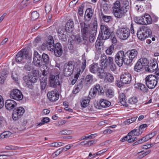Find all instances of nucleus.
I'll return each instance as SVG.
<instances>
[{
  "instance_id": "nucleus-60",
  "label": "nucleus",
  "mask_w": 159,
  "mask_h": 159,
  "mask_svg": "<svg viewBox=\"0 0 159 159\" xmlns=\"http://www.w3.org/2000/svg\"><path fill=\"white\" fill-rule=\"evenodd\" d=\"M108 66L110 70L112 71H114L116 69V67L114 62L109 65Z\"/></svg>"
},
{
  "instance_id": "nucleus-54",
  "label": "nucleus",
  "mask_w": 159,
  "mask_h": 159,
  "mask_svg": "<svg viewBox=\"0 0 159 159\" xmlns=\"http://www.w3.org/2000/svg\"><path fill=\"white\" fill-rule=\"evenodd\" d=\"M52 7L51 5L48 3H46L45 6V11L46 13H49L51 10Z\"/></svg>"
},
{
  "instance_id": "nucleus-56",
  "label": "nucleus",
  "mask_w": 159,
  "mask_h": 159,
  "mask_svg": "<svg viewBox=\"0 0 159 159\" xmlns=\"http://www.w3.org/2000/svg\"><path fill=\"white\" fill-rule=\"evenodd\" d=\"M58 37L59 39L62 41H65L67 40V38L64 33L62 34H61V35H59Z\"/></svg>"
},
{
  "instance_id": "nucleus-59",
  "label": "nucleus",
  "mask_w": 159,
  "mask_h": 159,
  "mask_svg": "<svg viewBox=\"0 0 159 159\" xmlns=\"http://www.w3.org/2000/svg\"><path fill=\"white\" fill-rule=\"evenodd\" d=\"M63 144H64V143L59 142L58 143L57 142H54L51 144L50 146L51 147H57L58 146H61L63 145Z\"/></svg>"
},
{
  "instance_id": "nucleus-22",
  "label": "nucleus",
  "mask_w": 159,
  "mask_h": 159,
  "mask_svg": "<svg viewBox=\"0 0 159 159\" xmlns=\"http://www.w3.org/2000/svg\"><path fill=\"white\" fill-rule=\"evenodd\" d=\"M74 29V24L73 21L71 19L69 20L66 25L65 30L69 32H72Z\"/></svg>"
},
{
  "instance_id": "nucleus-26",
  "label": "nucleus",
  "mask_w": 159,
  "mask_h": 159,
  "mask_svg": "<svg viewBox=\"0 0 159 159\" xmlns=\"http://www.w3.org/2000/svg\"><path fill=\"white\" fill-rule=\"evenodd\" d=\"M93 16V12L91 9L89 8L87 9L85 12L84 19L86 21H89L91 19Z\"/></svg>"
},
{
  "instance_id": "nucleus-51",
  "label": "nucleus",
  "mask_w": 159,
  "mask_h": 159,
  "mask_svg": "<svg viewBox=\"0 0 159 159\" xmlns=\"http://www.w3.org/2000/svg\"><path fill=\"white\" fill-rule=\"evenodd\" d=\"M105 78L107 79L108 81L110 82H111L114 80V77L113 75L109 73H107Z\"/></svg>"
},
{
  "instance_id": "nucleus-25",
  "label": "nucleus",
  "mask_w": 159,
  "mask_h": 159,
  "mask_svg": "<svg viewBox=\"0 0 159 159\" xmlns=\"http://www.w3.org/2000/svg\"><path fill=\"white\" fill-rule=\"evenodd\" d=\"M130 57L128 53L124 52V63L125 64L129 65L132 62L133 60Z\"/></svg>"
},
{
  "instance_id": "nucleus-8",
  "label": "nucleus",
  "mask_w": 159,
  "mask_h": 159,
  "mask_svg": "<svg viewBox=\"0 0 159 159\" xmlns=\"http://www.w3.org/2000/svg\"><path fill=\"white\" fill-rule=\"evenodd\" d=\"M75 62L73 61H69L65 64L64 67V75L69 77L73 73L75 66Z\"/></svg>"
},
{
  "instance_id": "nucleus-1",
  "label": "nucleus",
  "mask_w": 159,
  "mask_h": 159,
  "mask_svg": "<svg viewBox=\"0 0 159 159\" xmlns=\"http://www.w3.org/2000/svg\"><path fill=\"white\" fill-rule=\"evenodd\" d=\"M47 49L51 51H54V54L57 57H61L63 53L62 46L60 43H57L54 45L53 39H49L48 41Z\"/></svg>"
},
{
  "instance_id": "nucleus-42",
  "label": "nucleus",
  "mask_w": 159,
  "mask_h": 159,
  "mask_svg": "<svg viewBox=\"0 0 159 159\" xmlns=\"http://www.w3.org/2000/svg\"><path fill=\"white\" fill-rule=\"evenodd\" d=\"M114 50V46L113 45H111L106 50V52L107 54L110 55L113 53Z\"/></svg>"
},
{
  "instance_id": "nucleus-40",
  "label": "nucleus",
  "mask_w": 159,
  "mask_h": 159,
  "mask_svg": "<svg viewBox=\"0 0 159 159\" xmlns=\"http://www.w3.org/2000/svg\"><path fill=\"white\" fill-rule=\"evenodd\" d=\"M93 76L91 75H86L85 79V82L86 84H90L93 81Z\"/></svg>"
},
{
  "instance_id": "nucleus-43",
  "label": "nucleus",
  "mask_w": 159,
  "mask_h": 159,
  "mask_svg": "<svg viewBox=\"0 0 159 159\" xmlns=\"http://www.w3.org/2000/svg\"><path fill=\"white\" fill-rule=\"evenodd\" d=\"M39 16V13L36 11H33L31 14V19L34 20L38 18Z\"/></svg>"
},
{
  "instance_id": "nucleus-32",
  "label": "nucleus",
  "mask_w": 159,
  "mask_h": 159,
  "mask_svg": "<svg viewBox=\"0 0 159 159\" xmlns=\"http://www.w3.org/2000/svg\"><path fill=\"white\" fill-rule=\"evenodd\" d=\"M113 62H114L113 57L109 56L107 57V58L106 60V61H105V62L103 64V68L104 69L107 68L108 66V65H109Z\"/></svg>"
},
{
  "instance_id": "nucleus-64",
  "label": "nucleus",
  "mask_w": 159,
  "mask_h": 159,
  "mask_svg": "<svg viewBox=\"0 0 159 159\" xmlns=\"http://www.w3.org/2000/svg\"><path fill=\"white\" fill-rule=\"evenodd\" d=\"M27 1H22L20 4V6L23 8L27 6Z\"/></svg>"
},
{
  "instance_id": "nucleus-24",
  "label": "nucleus",
  "mask_w": 159,
  "mask_h": 159,
  "mask_svg": "<svg viewBox=\"0 0 159 159\" xmlns=\"http://www.w3.org/2000/svg\"><path fill=\"white\" fill-rule=\"evenodd\" d=\"M100 68L99 67L98 63H93L90 65L89 69L91 72L95 74L98 71Z\"/></svg>"
},
{
  "instance_id": "nucleus-12",
  "label": "nucleus",
  "mask_w": 159,
  "mask_h": 159,
  "mask_svg": "<svg viewBox=\"0 0 159 159\" xmlns=\"http://www.w3.org/2000/svg\"><path fill=\"white\" fill-rule=\"evenodd\" d=\"M80 25L81 35L84 38L86 37L88 38L89 34L91 32L90 24L83 22L80 23Z\"/></svg>"
},
{
  "instance_id": "nucleus-52",
  "label": "nucleus",
  "mask_w": 159,
  "mask_h": 159,
  "mask_svg": "<svg viewBox=\"0 0 159 159\" xmlns=\"http://www.w3.org/2000/svg\"><path fill=\"white\" fill-rule=\"evenodd\" d=\"M137 98L134 97L130 98L128 100L129 102L131 104H135L137 102Z\"/></svg>"
},
{
  "instance_id": "nucleus-5",
  "label": "nucleus",
  "mask_w": 159,
  "mask_h": 159,
  "mask_svg": "<svg viewBox=\"0 0 159 159\" xmlns=\"http://www.w3.org/2000/svg\"><path fill=\"white\" fill-rule=\"evenodd\" d=\"M116 34L120 39L125 40L129 37L130 30L126 27H119L116 30Z\"/></svg>"
},
{
  "instance_id": "nucleus-63",
  "label": "nucleus",
  "mask_w": 159,
  "mask_h": 159,
  "mask_svg": "<svg viewBox=\"0 0 159 159\" xmlns=\"http://www.w3.org/2000/svg\"><path fill=\"white\" fill-rule=\"evenodd\" d=\"M100 85L99 84H97L93 86L92 89L97 93L100 89Z\"/></svg>"
},
{
  "instance_id": "nucleus-38",
  "label": "nucleus",
  "mask_w": 159,
  "mask_h": 159,
  "mask_svg": "<svg viewBox=\"0 0 159 159\" xmlns=\"http://www.w3.org/2000/svg\"><path fill=\"white\" fill-rule=\"evenodd\" d=\"M50 121V119L49 118L45 117L43 118L41 120V122L39 123L36 124L37 126H41L44 125L46 123L49 122Z\"/></svg>"
},
{
  "instance_id": "nucleus-4",
  "label": "nucleus",
  "mask_w": 159,
  "mask_h": 159,
  "mask_svg": "<svg viewBox=\"0 0 159 159\" xmlns=\"http://www.w3.org/2000/svg\"><path fill=\"white\" fill-rule=\"evenodd\" d=\"M152 34V31L150 29L145 26H142L138 30L137 35L138 38L142 41L151 36Z\"/></svg>"
},
{
  "instance_id": "nucleus-39",
  "label": "nucleus",
  "mask_w": 159,
  "mask_h": 159,
  "mask_svg": "<svg viewBox=\"0 0 159 159\" xmlns=\"http://www.w3.org/2000/svg\"><path fill=\"white\" fill-rule=\"evenodd\" d=\"M90 101L89 99L87 98H84L82 99V101L81 102V104L82 107H86L88 105Z\"/></svg>"
},
{
  "instance_id": "nucleus-2",
  "label": "nucleus",
  "mask_w": 159,
  "mask_h": 159,
  "mask_svg": "<svg viewBox=\"0 0 159 159\" xmlns=\"http://www.w3.org/2000/svg\"><path fill=\"white\" fill-rule=\"evenodd\" d=\"M122 6L121 8L113 11V12L114 16L117 18H121L125 16L130 7L128 1H121Z\"/></svg>"
},
{
  "instance_id": "nucleus-50",
  "label": "nucleus",
  "mask_w": 159,
  "mask_h": 159,
  "mask_svg": "<svg viewBox=\"0 0 159 159\" xmlns=\"http://www.w3.org/2000/svg\"><path fill=\"white\" fill-rule=\"evenodd\" d=\"M145 70L149 72H153L155 70H156L153 69V68L152 67V66L150 64V65H148V64L147 66H146Z\"/></svg>"
},
{
  "instance_id": "nucleus-16",
  "label": "nucleus",
  "mask_w": 159,
  "mask_h": 159,
  "mask_svg": "<svg viewBox=\"0 0 159 159\" xmlns=\"http://www.w3.org/2000/svg\"><path fill=\"white\" fill-rule=\"evenodd\" d=\"M42 55L36 51H34L33 58V62L35 66L37 67H40L42 64Z\"/></svg>"
},
{
  "instance_id": "nucleus-34",
  "label": "nucleus",
  "mask_w": 159,
  "mask_h": 159,
  "mask_svg": "<svg viewBox=\"0 0 159 159\" xmlns=\"http://www.w3.org/2000/svg\"><path fill=\"white\" fill-rule=\"evenodd\" d=\"M142 133V132L141 130H139V129H135L131 130L130 132L128 134V135L129 136L132 135V136H138L140 134Z\"/></svg>"
},
{
  "instance_id": "nucleus-48",
  "label": "nucleus",
  "mask_w": 159,
  "mask_h": 159,
  "mask_svg": "<svg viewBox=\"0 0 159 159\" xmlns=\"http://www.w3.org/2000/svg\"><path fill=\"white\" fill-rule=\"evenodd\" d=\"M98 41H97L95 43V47L98 50H100L101 48L102 47L103 43L102 42L101 40H99Z\"/></svg>"
},
{
  "instance_id": "nucleus-33",
  "label": "nucleus",
  "mask_w": 159,
  "mask_h": 159,
  "mask_svg": "<svg viewBox=\"0 0 159 159\" xmlns=\"http://www.w3.org/2000/svg\"><path fill=\"white\" fill-rule=\"evenodd\" d=\"M40 82L41 90L44 89L47 84V79L45 77H43L40 79Z\"/></svg>"
},
{
  "instance_id": "nucleus-58",
  "label": "nucleus",
  "mask_w": 159,
  "mask_h": 159,
  "mask_svg": "<svg viewBox=\"0 0 159 159\" xmlns=\"http://www.w3.org/2000/svg\"><path fill=\"white\" fill-rule=\"evenodd\" d=\"M29 79L28 80H30L32 82L34 83H35L38 79L36 76L32 75L29 76Z\"/></svg>"
},
{
  "instance_id": "nucleus-62",
  "label": "nucleus",
  "mask_w": 159,
  "mask_h": 159,
  "mask_svg": "<svg viewBox=\"0 0 159 159\" xmlns=\"http://www.w3.org/2000/svg\"><path fill=\"white\" fill-rule=\"evenodd\" d=\"M150 64L152 66V67L153 68V69L156 70L157 69L158 66L157 61H153L152 62L150 63Z\"/></svg>"
},
{
  "instance_id": "nucleus-21",
  "label": "nucleus",
  "mask_w": 159,
  "mask_h": 159,
  "mask_svg": "<svg viewBox=\"0 0 159 159\" xmlns=\"http://www.w3.org/2000/svg\"><path fill=\"white\" fill-rule=\"evenodd\" d=\"M81 38L79 35H77L75 36L74 41L75 42L78 44H84L86 43L87 42L88 38L86 37L84 38L83 35H81Z\"/></svg>"
},
{
  "instance_id": "nucleus-49",
  "label": "nucleus",
  "mask_w": 159,
  "mask_h": 159,
  "mask_svg": "<svg viewBox=\"0 0 159 159\" xmlns=\"http://www.w3.org/2000/svg\"><path fill=\"white\" fill-rule=\"evenodd\" d=\"M101 16L103 20L106 22H109L111 19V16H105L102 13H101Z\"/></svg>"
},
{
  "instance_id": "nucleus-31",
  "label": "nucleus",
  "mask_w": 159,
  "mask_h": 159,
  "mask_svg": "<svg viewBox=\"0 0 159 159\" xmlns=\"http://www.w3.org/2000/svg\"><path fill=\"white\" fill-rule=\"evenodd\" d=\"M42 62L46 65H48L50 64V61L48 55L45 53H43L42 55Z\"/></svg>"
},
{
  "instance_id": "nucleus-15",
  "label": "nucleus",
  "mask_w": 159,
  "mask_h": 159,
  "mask_svg": "<svg viewBox=\"0 0 159 159\" xmlns=\"http://www.w3.org/2000/svg\"><path fill=\"white\" fill-rule=\"evenodd\" d=\"M124 51L122 50L119 51L116 54L115 57V61L117 65L121 66L124 63Z\"/></svg>"
},
{
  "instance_id": "nucleus-47",
  "label": "nucleus",
  "mask_w": 159,
  "mask_h": 159,
  "mask_svg": "<svg viewBox=\"0 0 159 159\" xmlns=\"http://www.w3.org/2000/svg\"><path fill=\"white\" fill-rule=\"evenodd\" d=\"M137 118V116L132 117L130 119H129L126 120L125 121V123L126 125H129L130 123L134 122Z\"/></svg>"
},
{
  "instance_id": "nucleus-55",
  "label": "nucleus",
  "mask_w": 159,
  "mask_h": 159,
  "mask_svg": "<svg viewBox=\"0 0 159 159\" xmlns=\"http://www.w3.org/2000/svg\"><path fill=\"white\" fill-rule=\"evenodd\" d=\"M108 97L111 98L114 95V92L111 89H108L106 93Z\"/></svg>"
},
{
  "instance_id": "nucleus-61",
  "label": "nucleus",
  "mask_w": 159,
  "mask_h": 159,
  "mask_svg": "<svg viewBox=\"0 0 159 159\" xmlns=\"http://www.w3.org/2000/svg\"><path fill=\"white\" fill-rule=\"evenodd\" d=\"M142 143H143L144 142H145L149 139H150V138L149 137V136H148V134L146 136L142 138L141 139H140Z\"/></svg>"
},
{
  "instance_id": "nucleus-18",
  "label": "nucleus",
  "mask_w": 159,
  "mask_h": 159,
  "mask_svg": "<svg viewBox=\"0 0 159 159\" xmlns=\"http://www.w3.org/2000/svg\"><path fill=\"white\" fill-rule=\"evenodd\" d=\"M47 97L50 101L54 102L58 99L59 95L58 92L56 90L48 92L47 94Z\"/></svg>"
},
{
  "instance_id": "nucleus-57",
  "label": "nucleus",
  "mask_w": 159,
  "mask_h": 159,
  "mask_svg": "<svg viewBox=\"0 0 159 159\" xmlns=\"http://www.w3.org/2000/svg\"><path fill=\"white\" fill-rule=\"evenodd\" d=\"M110 37H111V41L113 43L115 44L117 43V40L115 36L114 33H112Z\"/></svg>"
},
{
  "instance_id": "nucleus-44",
  "label": "nucleus",
  "mask_w": 159,
  "mask_h": 159,
  "mask_svg": "<svg viewBox=\"0 0 159 159\" xmlns=\"http://www.w3.org/2000/svg\"><path fill=\"white\" fill-rule=\"evenodd\" d=\"M83 61L82 62L81 69L82 72L84 71V70L86 68V61L85 57H82V59Z\"/></svg>"
},
{
  "instance_id": "nucleus-20",
  "label": "nucleus",
  "mask_w": 159,
  "mask_h": 159,
  "mask_svg": "<svg viewBox=\"0 0 159 159\" xmlns=\"http://www.w3.org/2000/svg\"><path fill=\"white\" fill-rule=\"evenodd\" d=\"M84 81L83 78H81L77 81V84L75 85L72 91V93L76 94L78 93L83 87V83Z\"/></svg>"
},
{
  "instance_id": "nucleus-9",
  "label": "nucleus",
  "mask_w": 159,
  "mask_h": 159,
  "mask_svg": "<svg viewBox=\"0 0 159 159\" xmlns=\"http://www.w3.org/2000/svg\"><path fill=\"white\" fill-rule=\"evenodd\" d=\"M146 84L149 89H153L157 84V77L153 75H149L145 78Z\"/></svg>"
},
{
  "instance_id": "nucleus-10",
  "label": "nucleus",
  "mask_w": 159,
  "mask_h": 159,
  "mask_svg": "<svg viewBox=\"0 0 159 159\" xmlns=\"http://www.w3.org/2000/svg\"><path fill=\"white\" fill-rule=\"evenodd\" d=\"M49 85L51 87L55 88L60 85L59 74L54 75L50 74L49 77Z\"/></svg>"
},
{
  "instance_id": "nucleus-28",
  "label": "nucleus",
  "mask_w": 159,
  "mask_h": 159,
  "mask_svg": "<svg viewBox=\"0 0 159 159\" xmlns=\"http://www.w3.org/2000/svg\"><path fill=\"white\" fill-rule=\"evenodd\" d=\"M29 76L25 75L23 77V80L24 81L26 85L30 89H32L33 88V84H34L30 80H28Z\"/></svg>"
},
{
  "instance_id": "nucleus-6",
  "label": "nucleus",
  "mask_w": 159,
  "mask_h": 159,
  "mask_svg": "<svg viewBox=\"0 0 159 159\" xmlns=\"http://www.w3.org/2000/svg\"><path fill=\"white\" fill-rule=\"evenodd\" d=\"M149 63L148 61L146 58H141L139 59L135 65L134 70L137 72H140L145 70L146 66Z\"/></svg>"
},
{
  "instance_id": "nucleus-46",
  "label": "nucleus",
  "mask_w": 159,
  "mask_h": 159,
  "mask_svg": "<svg viewBox=\"0 0 159 159\" xmlns=\"http://www.w3.org/2000/svg\"><path fill=\"white\" fill-rule=\"evenodd\" d=\"M101 63L102 65V67H103V64L105 62V61H106V60L107 58V57L104 54H102L101 56Z\"/></svg>"
},
{
  "instance_id": "nucleus-17",
  "label": "nucleus",
  "mask_w": 159,
  "mask_h": 159,
  "mask_svg": "<svg viewBox=\"0 0 159 159\" xmlns=\"http://www.w3.org/2000/svg\"><path fill=\"white\" fill-rule=\"evenodd\" d=\"M120 80L124 84H129L131 81L130 74L128 73H123L120 76Z\"/></svg>"
},
{
  "instance_id": "nucleus-3",
  "label": "nucleus",
  "mask_w": 159,
  "mask_h": 159,
  "mask_svg": "<svg viewBox=\"0 0 159 159\" xmlns=\"http://www.w3.org/2000/svg\"><path fill=\"white\" fill-rule=\"evenodd\" d=\"M98 39V40H105L108 39L113 32H111L110 29L107 25H101Z\"/></svg>"
},
{
  "instance_id": "nucleus-36",
  "label": "nucleus",
  "mask_w": 159,
  "mask_h": 159,
  "mask_svg": "<svg viewBox=\"0 0 159 159\" xmlns=\"http://www.w3.org/2000/svg\"><path fill=\"white\" fill-rule=\"evenodd\" d=\"M81 71V70L80 68H77L76 72L74 76V79L73 80H72L71 81V83L73 85L77 81L80 75Z\"/></svg>"
},
{
  "instance_id": "nucleus-53",
  "label": "nucleus",
  "mask_w": 159,
  "mask_h": 159,
  "mask_svg": "<svg viewBox=\"0 0 159 159\" xmlns=\"http://www.w3.org/2000/svg\"><path fill=\"white\" fill-rule=\"evenodd\" d=\"M72 132L71 130L65 129L60 131L59 134L62 135L70 134Z\"/></svg>"
},
{
  "instance_id": "nucleus-27",
  "label": "nucleus",
  "mask_w": 159,
  "mask_h": 159,
  "mask_svg": "<svg viewBox=\"0 0 159 159\" xmlns=\"http://www.w3.org/2000/svg\"><path fill=\"white\" fill-rule=\"evenodd\" d=\"M135 88L138 89L143 93L147 92L148 90L147 88L143 84L138 83L134 85Z\"/></svg>"
},
{
  "instance_id": "nucleus-29",
  "label": "nucleus",
  "mask_w": 159,
  "mask_h": 159,
  "mask_svg": "<svg viewBox=\"0 0 159 159\" xmlns=\"http://www.w3.org/2000/svg\"><path fill=\"white\" fill-rule=\"evenodd\" d=\"M119 99L120 100V103L122 105L125 107L128 106V105L127 104L126 97L124 93H122L120 94Z\"/></svg>"
},
{
  "instance_id": "nucleus-19",
  "label": "nucleus",
  "mask_w": 159,
  "mask_h": 159,
  "mask_svg": "<svg viewBox=\"0 0 159 159\" xmlns=\"http://www.w3.org/2000/svg\"><path fill=\"white\" fill-rule=\"evenodd\" d=\"M5 107L9 111H12L17 106L15 101L11 100L8 99L6 101L5 104Z\"/></svg>"
},
{
  "instance_id": "nucleus-14",
  "label": "nucleus",
  "mask_w": 159,
  "mask_h": 159,
  "mask_svg": "<svg viewBox=\"0 0 159 159\" xmlns=\"http://www.w3.org/2000/svg\"><path fill=\"white\" fill-rule=\"evenodd\" d=\"M29 54L26 49H23L19 52L16 56V60L17 62L21 61L23 59L29 57Z\"/></svg>"
},
{
  "instance_id": "nucleus-30",
  "label": "nucleus",
  "mask_w": 159,
  "mask_h": 159,
  "mask_svg": "<svg viewBox=\"0 0 159 159\" xmlns=\"http://www.w3.org/2000/svg\"><path fill=\"white\" fill-rule=\"evenodd\" d=\"M126 52L129 53V56L131 57L130 58H131L133 60L137 57L138 54V51L136 49H131Z\"/></svg>"
},
{
  "instance_id": "nucleus-13",
  "label": "nucleus",
  "mask_w": 159,
  "mask_h": 159,
  "mask_svg": "<svg viewBox=\"0 0 159 159\" xmlns=\"http://www.w3.org/2000/svg\"><path fill=\"white\" fill-rule=\"evenodd\" d=\"M25 112V109L22 107H17L13 110L12 118L15 120H18L23 115Z\"/></svg>"
},
{
  "instance_id": "nucleus-35",
  "label": "nucleus",
  "mask_w": 159,
  "mask_h": 159,
  "mask_svg": "<svg viewBox=\"0 0 159 159\" xmlns=\"http://www.w3.org/2000/svg\"><path fill=\"white\" fill-rule=\"evenodd\" d=\"M111 102L107 100L102 99L100 101V105L102 107H109L111 105Z\"/></svg>"
},
{
  "instance_id": "nucleus-11",
  "label": "nucleus",
  "mask_w": 159,
  "mask_h": 159,
  "mask_svg": "<svg viewBox=\"0 0 159 159\" xmlns=\"http://www.w3.org/2000/svg\"><path fill=\"white\" fill-rule=\"evenodd\" d=\"M9 97L17 101L21 100L23 98L21 92L18 89H13L10 92Z\"/></svg>"
},
{
  "instance_id": "nucleus-41",
  "label": "nucleus",
  "mask_w": 159,
  "mask_h": 159,
  "mask_svg": "<svg viewBox=\"0 0 159 159\" xmlns=\"http://www.w3.org/2000/svg\"><path fill=\"white\" fill-rule=\"evenodd\" d=\"M121 7L120 1H116L114 3L113 7L112 8L113 11L120 9L121 8Z\"/></svg>"
},
{
  "instance_id": "nucleus-23",
  "label": "nucleus",
  "mask_w": 159,
  "mask_h": 159,
  "mask_svg": "<svg viewBox=\"0 0 159 159\" xmlns=\"http://www.w3.org/2000/svg\"><path fill=\"white\" fill-rule=\"evenodd\" d=\"M93 30L89 33L90 35L89 37V41L90 42L92 43L94 41L95 36L96 34L97 31V25H94Z\"/></svg>"
},
{
  "instance_id": "nucleus-45",
  "label": "nucleus",
  "mask_w": 159,
  "mask_h": 159,
  "mask_svg": "<svg viewBox=\"0 0 159 159\" xmlns=\"http://www.w3.org/2000/svg\"><path fill=\"white\" fill-rule=\"evenodd\" d=\"M97 93L94 90L91 88L89 92V97L90 98H94L96 96Z\"/></svg>"
},
{
  "instance_id": "nucleus-7",
  "label": "nucleus",
  "mask_w": 159,
  "mask_h": 159,
  "mask_svg": "<svg viewBox=\"0 0 159 159\" xmlns=\"http://www.w3.org/2000/svg\"><path fill=\"white\" fill-rule=\"evenodd\" d=\"M134 20L136 23L141 25L150 24L152 22V18L149 14H145L143 16L136 17Z\"/></svg>"
},
{
  "instance_id": "nucleus-37",
  "label": "nucleus",
  "mask_w": 159,
  "mask_h": 159,
  "mask_svg": "<svg viewBox=\"0 0 159 159\" xmlns=\"http://www.w3.org/2000/svg\"><path fill=\"white\" fill-rule=\"evenodd\" d=\"M97 73L98 76L99 78L101 79H103L104 76H105L106 77L107 73H106L104 70L101 68H100L98 71V72Z\"/></svg>"
}]
</instances>
